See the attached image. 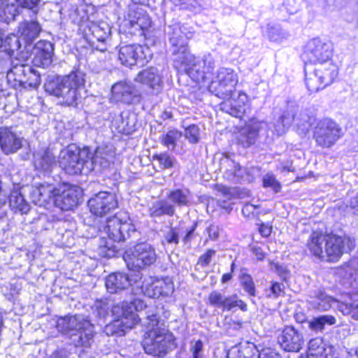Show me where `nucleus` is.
Segmentation results:
<instances>
[{"instance_id": "obj_3", "label": "nucleus", "mask_w": 358, "mask_h": 358, "mask_svg": "<svg viewBox=\"0 0 358 358\" xmlns=\"http://www.w3.org/2000/svg\"><path fill=\"white\" fill-rule=\"evenodd\" d=\"M101 233L107 235L108 238L102 248V251L106 252V257H111L120 250V248L117 245L136 234V229L128 215L120 213L106 220Z\"/></svg>"}, {"instance_id": "obj_2", "label": "nucleus", "mask_w": 358, "mask_h": 358, "mask_svg": "<svg viewBox=\"0 0 358 358\" xmlns=\"http://www.w3.org/2000/svg\"><path fill=\"white\" fill-rule=\"evenodd\" d=\"M352 243L348 237L313 232L307 246L315 257L327 262H337L345 251V245Z\"/></svg>"}, {"instance_id": "obj_17", "label": "nucleus", "mask_w": 358, "mask_h": 358, "mask_svg": "<svg viewBox=\"0 0 358 358\" xmlns=\"http://www.w3.org/2000/svg\"><path fill=\"white\" fill-rule=\"evenodd\" d=\"M112 313L117 318L116 322L120 323L127 329L133 328L141 320L140 315L135 313L131 301H123L112 308Z\"/></svg>"}, {"instance_id": "obj_19", "label": "nucleus", "mask_w": 358, "mask_h": 358, "mask_svg": "<svg viewBox=\"0 0 358 358\" xmlns=\"http://www.w3.org/2000/svg\"><path fill=\"white\" fill-rule=\"evenodd\" d=\"M220 103V110L231 116L241 117L245 112V104L248 101L247 94L243 92L238 93L237 97L233 93L230 96L223 99Z\"/></svg>"}, {"instance_id": "obj_10", "label": "nucleus", "mask_w": 358, "mask_h": 358, "mask_svg": "<svg viewBox=\"0 0 358 358\" xmlns=\"http://www.w3.org/2000/svg\"><path fill=\"white\" fill-rule=\"evenodd\" d=\"M333 52L334 47L331 41L316 37L307 42L303 56L306 61L317 64L332 61Z\"/></svg>"}, {"instance_id": "obj_20", "label": "nucleus", "mask_w": 358, "mask_h": 358, "mask_svg": "<svg viewBox=\"0 0 358 358\" xmlns=\"http://www.w3.org/2000/svg\"><path fill=\"white\" fill-rule=\"evenodd\" d=\"M145 48L139 44L124 45L120 47L118 59L122 65L131 66L146 59Z\"/></svg>"}, {"instance_id": "obj_52", "label": "nucleus", "mask_w": 358, "mask_h": 358, "mask_svg": "<svg viewBox=\"0 0 358 358\" xmlns=\"http://www.w3.org/2000/svg\"><path fill=\"white\" fill-rule=\"evenodd\" d=\"M225 296L217 290L211 292L208 297V303L215 307L223 308Z\"/></svg>"}, {"instance_id": "obj_39", "label": "nucleus", "mask_w": 358, "mask_h": 358, "mask_svg": "<svg viewBox=\"0 0 358 358\" xmlns=\"http://www.w3.org/2000/svg\"><path fill=\"white\" fill-rule=\"evenodd\" d=\"M9 205L13 209L18 210L22 213H27L29 210L28 203L18 189H14L10 192Z\"/></svg>"}, {"instance_id": "obj_47", "label": "nucleus", "mask_w": 358, "mask_h": 358, "mask_svg": "<svg viewBox=\"0 0 358 358\" xmlns=\"http://www.w3.org/2000/svg\"><path fill=\"white\" fill-rule=\"evenodd\" d=\"M324 350L323 340L320 337L311 339L308 343V352L310 356H321Z\"/></svg>"}, {"instance_id": "obj_16", "label": "nucleus", "mask_w": 358, "mask_h": 358, "mask_svg": "<svg viewBox=\"0 0 358 358\" xmlns=\"http://www.w3.org/2000/svg\"><path fill=\"white\" fill-rule=\"evenodd\" d=\"M143 294L150 298L166 297L171 295L174 292V285L172 280L169 278H150L145 281L142 285Z\"/></svg>"}, {"instance_id": "obj_26", "label": "nucleus", "mask_w": 358, "mask_h": 358, "mask_svg": "<svg viewBox=\"0 0 358 358\" xmlns=\"http://www.w3.org/2000/svg\"><path fill=\"white\" fill-rule=\"evenodd\" d=\"M105 285L109 293L115 294L127 289L131 285V280L126 273H113L106 278Z\"/></svg>"}, {"instance_id": "obj_37", "label": "nucleus", "mask_w": 358, "mask_h": 358, "mask_svg": "<svg viewBox=\"0 0 358 358\" xmlns=\"http://www.w3.org/2000/svg\"><path fill=\"white\" fill-rule=\"evenodd\" d=\"M92 36L99 42H104L110 36V27L108 23L101 21L92 22L89 27Z\"/></svg>"}, {"instance_id": "obj_43", "label": "nucleus", "mask_w": 358, "mask_h": 358, "mask_svg": "<svg viewBox=\"0 0 358 358\" xmlns=\"http://www.w3.org/2000/svg\"><path fill=\"white\" fill-rule=\"evenodd\" d=\"M27 74L23 77V80H20V86L27 88L36 89L41 83V76L38 72L33 69L31 67L26 68Z\"/></svg>"}, {"instance_id": "obj_64", "label": "nucleus", "mask_w": 358, "mask_h": 358, "mask_svg": "<svg viewBox=\"0 0 358 358\" xmlns=\"http://www.w3.org/2000/svg\"><path fill=\"white\" fill-rule=\"evenodd\" d=\"M347 208L352 214L358 215V194L351 198L347 204Z\"/></svg>"}, {"instance_id": "obj_60", "label": "nucleus", "mask_w": 358, "mask_h": 358, "mask_svg": "<svg viewBox=\"0 0 358 358\" xmlns=\"http://www.w3.org/2000/svg\"><path fill=\"white\" fill-rule=\"evenodd\" d=\"M203 63V69L206 71V76L211 74L215 67V62L213 57L210 55H206L201 59Z\"/></svg>"}, {"instance_id": "obj_56", "label": "nucleus", "mask_w": 358, "mask_h": 358, "mask_svg": "<svg viewBox=\"0 0 358 358\" xmlns=\"http://www.w3.org/2000/svg\"><path fill=\"white\" fill-rule=\"evenodd\" d=\"M176 6L182 9H195L201 6V0H171Z\"/></svg>"}, {"instance_id": "obj_35", "label": "nucleus", "mask_w": 358, "mask_h": 358, "mask_svg": "<svg viewBox=\"0 0 358 358\" xmlns=\"http://www.w3.org/2000/svg\"><path fill=\"white\" fill-rule=\"evenodd\" d=\"M337 275L343 279V283L355 289H358V271L352 265L347 264L338 268L336 271Z\"/></svg>"}, {"instance_id": "obj_51", "label": "nucleus", "mask_w": 358, "mask_h": 358, "mask_svg": "<svg viewBox=\"0 0 358 358\" xmlns=\"http://www.w3.org/2000/svg\"><path fill=\"white\" fill-rule=\"evenodd\" d=\"M268 36L271 41L282 42L288 37V34L278 26L271 27L268 29Z\"/></svg>"}, {"instance_id": "obj_6", "label": "nucleus", "mask_w": 358, "mask_h": 358, "mask_svg": "<svg viewBox=\"0 0 358 358\" xmlns=\"http://www.w3.org/2000/svg\"><path fill=\"white\" fill-rule=\"evenodd\" d=\"M143 346L148 355L164 357L175 347V337L166 329L147 331Z\"/></svg>"}, {"instance_id": "obj_40", "label": "nucleus", "mask_w": 358, "mask_h": 358, "mask_svg": "<svg viewBox=\"0 0 358 358\" xmlns=\"http://www.w3.org/2000/svg\"><path fill=\"white\" fill-rule=\"evenodd\" d=\"M306 85L310 92H317L327 87L321 76H318L315 69L313 71L307 72L306 71Z\"/></svg>"}, {"instance_id": "obj_7", "label": "nucleus", "mask_w": 358, "mask_h": 358, "mask_svg": "<svg viewBox=\"0 0 358 358\" xmlns=\"http://www.w3.org/2000/svg\"><path fill=\"white\" fill-rule=\"evenodd\" d=\"M150 26L151 20L147 12L142 8L134 5L129 7L120 27L124 33L142 36Z\"/></svg>"}, {"instance_id": "obj_45", "label": "nucleus", "mask_w": 358, "mask_h": 358, "mask_svg": "<svg viewBox=\"0 0 358 358\" xmlns=\"http://www.w3.org/2000/svg\"><path fill=\"white\" fill-rule=\"evenodd\" d=\"M230 169H227L224 173V176L234 182H239L243 177L245 172L238 164L233 161H227Z\"/></svg>"}, {"instance_id": "obj_44", "label": "nucleus", "mask_w": 358, "mask_h": 358, "mask_svg": "<svg viewBox=\"0 0 358 358\" xmlns=\"http://www.w3.org/2000/svg\"><path fill=\"white\" fill-rule=\"evenodd\" d=\"M168 199L178 206L189 205V192L187 189H176L168 194Z\"/></svg>"}, {"instance_id": "obj_8", "label": "nucleus", "mask_w": 358, "mask_h": 358, "mask_svg": "<svg viewBox=\"0 0 358 358\" xmlns=\"http://www.w3.org/2000/svg\"><path fill=\"white\" fill-rule=\"evenodd\" d=\"M238 82V75L232 69L222 67L212 79L208 90L216 96L225 99L235 93V87Z\"/></svg>"}, {"instance_id": "obj_33", "label": "nucleus", "mask_w": 358, "mask_h": 358, "mask_svg": "<svg viewBox=\"0 0 358 358\" xmlns=\"http://www.w3.org/2000/svg\"><path fill=\"white\" fill-rule=\"evenodd\" d=\"M113 158L112 153L106 152L103 148L96 149L94 155L90 152V160L93 163V171L107 169Z\"/></svg>"}, {"instance_id": "obj_29", "label": "nucleus", "mask_w": 358, "mask_h": 358, "mask_svg": "<svg viewBox=\"0 0 358 358\" xmlns=\"http://www.w3.org/2000/svg\"><path fill=\"white\" fill-rule=\"evenodd\" d=\"M141 317L140 320H143V325L148 329V331L164 329L161 328V326L163 325V322L160 319L155 307H150L144 313H141Z\"/></svg>"}, {"instance_id": "obj_59", "label": "nucleus", "mask_w": 358, "mask_h": 358, "mask_svg": "<svg viewBox=\"0 0 358 358\" xmlns=\"http://www.w3.org/2000/svg\"><path fill=\"white\" fill-rule=\"evenodd\" d=\"M185 136L190 143H197L199 138V128L194 124L189 126L185 129Z\"/></svg>"}, {"instance_id": "obj_12", "label": "nucleus", "mask_w": 358, "mask_h": 358, "mask_svg": "<svg viewBox=\"0 0 358 358\" xmlns=\"http://www.w3.org/2000/svg\"><path fill=\"white\" fill-rule=\"evenodd\" d=\"M24 148L25 155L23 159H28L31 149L27 141L15 132L11 127H0V149L6 155L16 153L19 150Z\"/></svg>"}, {"instance_id": "obj_54", "label": "nucleus", "mask_w": 358, "mask_h": 358, "mask_svg": "<svg viewBox=\"0 0 358 358\" xmlns=\"http://www.w3.org/2000/svg\"><path fill=\"white\" fill-rule=\"evenodd\" d=\"M292 122V120L289 117H287L285 113L282 115L280 119L278 120L277 124L275 125V132L278 136L282 135Z\"/></svg>"}, {"instance_id": "obj_41", "label": "nucleus", "mask_w": 358, "mask_h": 358, "mask_svg": "<svg viewBox=\"0 0 358 358\" xmlns=\"http://www.w3.org/2000/svg\"><path fill=\"white\" fill-rule=\"evenodd\" d=\"M336 322V318L332 315H322L308 321V327L313 331L322 332L326 324L333 325Z\"/></svg>"}, {"instance_id": "obj_13", "label": "nucleus", "mask_w": 358, "mask_h": 358, "mask_svg": "<svg viewBox=\"0 0 358 358\" xmlns=\"http://www.w3.org/2000/svg\"><path fill=\"white\" fill-rule=\"evenodd\" d=\"M157 255L155 249L148 243H141L134 247L132 253L125 259L129 269L136 271L155 262Z\"/></svg>"}, {"instance_id": "obj_30", "label": "nucleus", "mask_w": 358, "mask_h": 358, "mask_svg": "<svg viewBox=\"0 0 358 358\" xmlns=\"http://www.w3.org/2000/svg\"><path fill=\"white\" fill-rule=\"evenodd\" d=\"M316 65L317 73L319 76H321L324 83L327 86L331 84L338 76V66L332 61L317 64Z\"/></svg>"}, {"instance_id": "obj_62", "label": "nucleus", "mask_w": 358, "mask_h": 358, "mask_svg": "<svg viewBox=\"0 0 358 358\" xmlns=\"http://www.w3.org/2000/svg\"><path fill=\"white\" fill-rule=\"evenodd\" d=\"M215 255V250L208 249L205 254L199 257L198 263L200 264L201 266L205 267L210 264L212 257Z\"/></svg>"}, {"instance_id": "obj_21", "label": "nucleus", "mask_w": 358, "mask_h": 358, "mask_svg": "<svg viewBox=\"0 0 358 358\" xmlns=\"http://www.w3.org/2000/svg\"><path fill=\"white\" fill-rule=\"evenodd\" d=\"M266 126V123L257 120H251L240 131L238 143L243 148H249L254 145L258 137L259 132Z\"/></svg>"}, {"instance_id": "obj_15", "label": "nucleus", "mask_w": 358, "mask_h": 358, "mask_svg": "<svg viewBox=\"0 0 358 358\" xmlns=\"http://www.w3.org/2000/svg\"><path fill=\"white\" fill-rule=\"evenodd\" d=\"M116 195L108 192H100L88 201L90 212L96 216H103L117 208Z\"/></svg>"}, {"instance_id": "obj_38", "label": "nucleus", "mask_w": 358, "mask_h": 358, "mask_svg": "<svg viewBox=\"0 0 358 358\" xmlns=\"http://www.w3.org/2000/svg\"><path fill=\"white\" fill-rule=\"evenodd\" d=\"M336 303L337 301L335 299L322 292H320L310 301L313 307L320 311L328 310Z\"/></svg>"}, {"instance_id": "obj_5", "label": "nucleus", "mask_w": 358, "mask_h": 358, "mask_svg": "<svg viewBox=\"0 0 358 358\" xmlns=\"http://www.w3.org/2000/svg\"><path fill=\"white\" fill-rule=\"evenodd\" d=\"M59 165L68 174H87L93 171L89 148L80 149L71 144L62 150L59 155Z\"/></svg>"}, {"instance_id": "obj_55", "label": "nucleus", "mask_w": 358, "mask_h": 358, "mask_svg": "<svg viewBox=\"0 0 358 358\" xmlns=\"http://www.w3.org/2000/svg\"><path fill=\"white\" fill-rule=\"evenodd\" d=\"M179 243V235L175 228L171 227L163 236V245H178Z\"/></svg>"}, {"instance_id": "obj_25", "label": "nucleus", "mask_w": 358, "mask_h": 358, "mask_svg": "<svg viewBox=\"0 0 358 358\" xmlns=\"http://www.w3.org/2000/svg\"><path fill=\"white\" fill-rule=\"evenodd\" d=\"M56 192L57 188L52 185H41L32 189L31 197L35 204L41 206L50 202L54 203Z\"/></svg>"}, {"instance_id": "obj_61", "label": "nucleus", "mask_w": 358, "mask_h": 358, "mask_svg": "<svg viewBox=\"0 0 358 358\" xmlns=\"http://www.w3.org/2000/svg\"><path fill=\"white\" fill-rule=\"evenodd\" d=\"M193 358H203V343L199 340L191 345Z\"/></svg>"}, {"instance_id": "obj_34", "label": "nucleus", "mask_w": 358, "mask_h": 358, "mask_svg": "<svg viewBox=\"0 0 358 358\" xmlns=\"http://www.w3.org/2000/svg\"><path fill=\"white\" fill-rule=\"evenodd\" d=\"M34 164L36 169L44 171H50L56 165L55 157L49 149L37 152Z\"/></svg>"}, {"instance_id": "obj_53", "label": "nucleus", "mask_w": 358, "mask_h": 358, "mask_svg": "<svg viewBox=\"0 0 358 358\" xmlns=\"http://www.w3.org/2000/svg\"><path fill=\"white\" fill-rule=\"evenodd\" d=\"M154 159L157 160L164 169H171L173 167L176 163V159L171 157L166 152L155 155L153 157Z\"/></svg>"}, {"instance_id": "obj_14", "label": "nucleus", "mask_w": 358, "mask_h": 358, "mask_svg": "<svg viewBox=\"0 0 358 358\" xmlns=\"http://www.w3.org/2000/svg\"><path fill=\"white\" fill-rule=\"evenodd\" d=\"M169 40L172 45L171 52L173 58L176 59L178 55L183 52L187 53L189 50L186 41L193 36V32L179 23L169 25L166 29Z\"/></svg>"}, {"instance_id": "obj_58", "label": "nucleus", "mask_w": 358, "mask_h": 358, "mask_svg": "<svg viewBox=\"0 0 358 358\" xmlns=\"http://www.w3.org/2000/svg\"><path fill=\"white\" fill-rule=\"evenodd\" d=\"M20 8H27L36 14L38 11V5L41 0H15Z\"/></svg>"}, {"instance_id": "obj_31", "label": "nucleus", "mask_w": 358, "mask_h": 358, "mask_svg": "<svg viewBox=\"0 0 358 358\" xmlns=\"http://www.w3.org/2000/svg\"><path fill=\"white\" fill-rule=\"evenodd\" d=\"M151 217H159L162 215L173 216L175 214V206L166 199H161L152 203L148 209Z\"/></svg>"}, {"instance_id": "obj_27", "label": "nucleus", "mask_w": 358, "mask_h": 358, "mask_svg": "<svg viewBox=\"0 0 358 358\" xmlns=\"http://www.w3.org/2000/svg\"><path fill=\"white\" fill-rule=\"evenodd\" d=\"M36 55L34 61L43 67L49 66L52 62L54 53L53 44L48 41H40L36 46Z\"/></svg>"}, {"instance_id": "obj_9", "label": "nucleus", "mask_w": 358, "mask_h": 358, "mask_svg": "<svg viewBox=\"0 0 358 358\" xmlns=\"http://www.w3.org/2000/svg\"><path fill=\"white\" fill-rule=\"evenodd\" d=\"M341 136L342 129L331 119H322L314 127L313 139L317 146L323 148L332 147Z\"/></svg>"}, {"instance_id": "obj_1", "label": "nucleus", "mask_w": 358, "mask_h": 358, "mask_svg": "<svg viewBox=\"0 0 358 358\" xmlns=\"http://www.w3.org/2000/svg\"><path fill=\"white\" fill-rule=\"evenodd\" d=\"M85 83V74L76 70L65 76H48L44 89L49 94L61 99L62 104L76 106L82 99L80 92Z\"/></svg>"}, {"instance_id": "obj_18", "label": "nucleus", "mask_w": 358, "mask_h": 358, "mask_svg": "<svg viewBox=\"0 0 358 358\" xmlns=\"http://www.w3.org/2000/svg\"><path fill=\"white\" fill-rule=\"evenodd\" d=\"M278 342L287 352H299L304 345L302 334L292 326L284 328L278 336Z\"/></svg>"}, {"instance_id": "obj_50", "label": "nucleus", "mask_w": 358, "mask_h": 358, "mask_svg": "<svg viewBox=\"0 0 358 358\" xmlns=\"http://www.w3.org/2000/svg\"><path fill=\"white\" fill-rule=\"evenodd\" d=\"M26 68H30V66L23 64L15 65L10 70L7 76L9 79L13 78L14 80L18 82L19 85H20V80H22L23 77H25L27 74Z\"/></svg>"}, {"instance_id": "obj_46", "label": "nucleus", "mask_w": 358, "mask_h": 358, "mask_svg": "<svg viewBox=\"0 0 358 358\" xmlns=\"http://www.w3.org/2000/svg\"><path fill=\"white\" fill-rule=\"evenodd\" d=\"M181 136L182 134L180 132L176 130H171L161 138V142L169 150H173L176 145V142Z\"/></svg>"}, {"instance_id": "obj_11", "label": "nucleus", "mask_w": 358, "mask_h": 358, "mask_svg": "<svg viewBox=\"0 0 358 358\" xmlns=\"http://www.w3.org/2000/svg\"><path fill=\"white\" fill-rule=\"evenodd\" d=\"M173 66L178 71H184L196 82L205 81L208 79L206 71L203 69L201 59H196L189 51H184L173 59Z\"/></svg>"}, {"instance_id": "obj_48", "label": "nucleus", "mask_w": 358, "mask_h": 358, "mask_svg": "<svg viewBox=\"0 0 358 358\" xmlns=\"http://www.w3.org/2000/svg\"><path fill=\"white\" fill-rule=\"evenodd\" d=\"M240 283L243 290L246 292L249 296H256V287L251 275L247 273L243 274L240 278Z\"/></svg>"}, {"instance_id": "obj_63", "label": "nucleus", "mask_w": 358, "mask_h": 358, "mask_svg": "<svg viewBox=\"0 0 358 358\" xmlns=\"http://www.w3.org/2000/svg\"><path fill=\"white\" fill-rule=\"evenodd\" d=\"M206 231L208 238L212 241H216L219 238L220 229L219 227L215 224H211L206 228Z\"/></svg>"}, {"instance_id": "obj_28", "label": "nucleus", "mask_w": 358, "mask_h": 358, "mask_svg": "<svg viewBox=\"0 0 358 358\" xmlns=\"http://www.w3.org/2000/svg\"><path fill=\"white\" fill-rule=\"evenodd\" d=\"M41 27L36 21H24L19 26L20 38L26 43H32L39 35Z\"/></svg>"}, {"instance_id": "obj_22", "label": "nucleus", "mask_w": 358, "mask_h": 358, "mask_svg": "<svg viewBox=\"0 0 358 358\" xmlns=\"http://www.w3.org/2000/svg\"><path fill=\"white\" fill-rule=\"evenodd\" d=\"M79 196L80 190L78 187H69L62 192L57 189L54 203L62 210H69L77 206Z\"/></svg>"}, {"instance_id": "obj_23", "label": "nucleus", "mask_w": 358, "mask_h": 358, "mask_svg": "<svg viewBox=\"0 0 358 358\" xmlns=\"http://www.w3.org/2000/svg\"><path fill=\"white\" fill-rule=\"evenodd\" d=\"M135 82L145 85L158 93L162 88V76L155 67L147 68L140 71L134 79Z\"/></svg>"}, {"instance_id": "obj_49", "label": "nucleus", "mask_w": 358, "mask_h": 358, "mask_svg": "<svg viewBox=\"0 0 358 358\" xmlns=\"http://www.w3.org/2000/svg\"><path fill=\"white\" fill-rule=\"evenodd\" d=\"M21 41L22 38L20 36H17L14 34H11L6 38L4 45L7 48V50L13 55L15 52L20 50L22 47Z\"/></svg>"}, {"instance_id": "obj_32", "label": "nucleus", "mask_w": 358, "mask_h": 358, "mask_svg": "<svg viewBox=\"0 0 358 358\" xmlns=\"http://www.w3.org/2000/svg\"><path fill=\"white\" fill-rule=\"evenodd\" d=\"M14 1L0 0V21L8 23L19 15V7Z\"/></svg>"}, {"instance_id": "obj_36", "label": "nucleus", "mask_w": 358, "mask_h": 358, "mask_svg": "<svg viewBox=\"0 0 358 358\" xmlns=\"http://www.w3.org/2000/svg\"><path fill=\"white\" fill-rule=\"evenodd\" d=\"M292 121H294L296 126V130L299 135L305 136L307 134L315 121L313 116L309 115L306 112H301L298 115L290 117Z\"/></svg>"}, {"instance_id": "obj_4", "label": "nucleus", "mask_w": 358, "mask_h": 358, "mask_svg": "<svg viewBox=\"0 0 358 358\" xmlns=\"http://www.w3.org/2000/svg\"><path fill=\"white\" fill-rule=\"evenodd\" d=\"M59 331L70 334L76 346L89 347L93 342L94 327L84 315L60 317L56 325Z\"/></svg>"}, {"instance_id": "obj_57", "label": "nucleus", "mask_w": 358, "mask_h": 358, "mask_svg": "<svg viewBox=\"0 0 358 358\" xmlns=\"http://www.w3.org/2000/svg\"><path fill=\"white\" fill-rule=\"evenodd\" d=\"M263 186L271 188L275 192H279L281 188L280 184L276 180L275 176L269 173L264 176Z\"/></svg>"}, {"instance_id": "obj_42", "label": "nucleus", "mask_w": 358, "mask_h": 358, "mask_svg": "<svg viewBox=\"0 0 358 358\" xmlns=\"http://www.w3.org/2000/svg\"><path fill=\"white\" fill-rule=\"evenodd\" d=\"M337 308L343 314L351 315L355 320H358V300L350 298L343 302L337 301Z\"/></svg>"}, {"instance_id": "obj_24", "label": "nucleus", "mask_w": 358, "mask_h": 358, "mask_svg": "<svg viewBox=\"0 0 358 358\" xmlns=\"http://www.w3.org/2000/svg\"><path fill=\"white\" fill-rule=\"evenodd\" d=\"M113 99L117 102L130 104L137 97L134 86L130 82L120 81L114 84L111 89Z\"/></svg>"}]
</instances>
